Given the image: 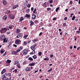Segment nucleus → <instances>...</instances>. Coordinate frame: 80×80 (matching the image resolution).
Wrapping results in <instances>:
<instances>
[{
	"instance_id": "nucleus-1",
	"label": "nucleus",
	"mask_w": 80,
	"mask_h": 80,
	"mask_svg": "<svg viewBox=\"0 0 80 80\" xmlns=\"http://www.w3.org/2000/svg\"><path fill=\"white\" fill-rule=\"evenodd\" d=\"M23 47L21 46L16 51H12V55H17V53H18L21 50H22V49H23Z\"/></svg>"
},
{
	"instance_id": "nucleus-2",
	"label": "nucleus",
	"mask_w": 80,
	"mask_h": 80,
	"mask_svg": "<svg viewBox=\"0 0 80 80\" xmlns=\"http://www.w3.org/2000/svg\"><path fill=\"white\" fill-rule=\"evenodd\" d=\"M11 77V73L8 72H6L2 76V80H4L8 77Z\"/></svg>"
},
{
	"instance_id": "nucleus-3",
	"label": "nucleus",
	"mask_w": 80,
	"mask_h": 80,
	"mask_svg": "<svg viewBox=\"0 0 80 80\" xmlns=\"http://www.w3.org/2000/svg\"><path fill=\"white\" fill-rule=\"evenodd\" d=\"M0 40L1 41H3V43H7L8 41V38L7 39L6 38H5V35H3L1 36L0 38Z\"/></svg>"
},
{
	"instance_id": "nucleus-4",
	"label": "nucleus",
	"mask_w": 80,
	"mask_h": 80,
	"mask_svg": "<svg viewBox=\"0 0 80 80\" xmlns=\"http://www.w3.org/2000/svg\"><path fill=\"white\" fill-rule=\"evenodd\" d=\"M7 31V28H2L1 30H0V32L1 33H5Z\"/></svg>"
},
{
	"instance_id": "nucleus-5",
	"label": "nucleus",
	"mask_w": 80,
	"mask_h": 80,
	"mask_svg": "<svg viewBox=\"0 0 80 80\" xmlns=\"http://www.w3.org/2000/svg\"><path fill=\"white\" fill-rule=\"evenodd\" d=\"M15 43L17 45H20V44H21V40L19 39H16L15 41Z\"/></svg>"
},
{
	"instance_id": "nucleus-6",
	"label": "nucleus",
	"mask_w": 80,
	"mask_h": 80,
	"mask_svg": "<svg viewBox=\"0 0 80 80\" xmlns=\"http://www.w3.org/2000/svg\"><path fill=\"white\" fill-rule=\"evenodd\" d=\"M9 17L10 18H11V19H13L15 18V16L12 13L9 14Z\"/></svg>"
},
{
	"instance_id": "nucleus-7",
	"label": "nucleus",
	"mask_w": 80,
	"mask_h": 80,
	"mask_svg": "<svg viewBox=\"0 0 80 80\" xmlns=\"http://www.w3.org/2000/svg\"><path fill=\"white\" fill-rule=\"evenodd\" d=\"M23 55H25L27 53H28V50L27 49H25L23 51Z\"/></svg>"
},
{
	"instance_id": "nucleus-8",
	"label": "nucleus",
	"mask_w": 80,
	"mask_h": 80,
	"mask_svg": "<svg viewBox=\"0 0 80 80\" xmlns=\"http://www.w3.org/2000/svg\"><path fill=\"white\" fill-rule=\"evenodd\" d=\"M22 35H23L22 33H19L18 34L17 36H16V38H20V37H22Z\"/></svg>"
},
{
	"instance_id": "nucleus-9",
	"label": "nucleus",
	"mask_w": 80,
	"mask_h": 80,
	"mask_svg": "<svg viewBox=\"0 0 80 80\" xmlns=\"http://www.w3.org/2000/svg\"><path fill=\"white\" fill-rule=\"evenodd\" d=\"M30 70H31V69H30V68L29 67H27L25 69V71L26 72L30 71Z\"/></svg>"
},
{
	"instance_id": "nucleus-10",
	"label": "nucleus",
	"mask_w": 80,
	"mask_h": 80,
	"mask_svg": "<svg viewBox=\"0 0 80 80\" xmlns=\"http://www.w3.org/2000/svg\"><path fill=\"white\" fill-rule=\"evenodd\" d=\"M6 69H3L2 72H1V74L2 75H3V73H5V72H6Z\"/></svg>"
},
{
	"instance_id": "nucleus-11",
	"label": "nucleus",
	"mask_w": 80,
	"mask_h": 80,
	"mask_svg": "<svg viewBox=\"0 0 80 80\" xmlns=\"http://www.w3.org/2000/svg\"><path fill=\"white\" fill-rule=\"evenodd\" d=\"M34 24V22H33L32 21H30V26L31 27Z\"/></svg>"
},
{
	"instance_id": "nucleus-12",
	"label": "nucleus",
	"mask_w": 80,
	"mask_h": 80,
	"mask_svg": "<svg viewBox=\"0 0 80 80\" xmlns=\"http://www.w3.org/2000/svg\"><path fill=\"white\" fill-rule=\"evenodd\" d=\"M5 51V50H4V49L3 48H2L0 51V52L1 53H4V52Z\"/></svg>"
},
{
	"instance_id": "nucleus-13",
	"label": "nucleus",
	"mask_w": 80,
	"mask_h": 80,
	"mask_svg": "<svg viewBox=\"0 0 80 80\" xmlns=\"http://www.w3.org/2000/svg\"><path fill=\"white\" fill-rule=\"evenodd\" d=\"M24 19V18L22 17H21L19 19V22H22V20H23Z\"/></svg>"
},
{
	"instance_id": "nucleus-14",
	"label": "nucleus",
	"mask_w": 80,
	"mask_h": 80,
	"mask_svg": "<svg viewBox=\"0 0 80 80\" xmlns=\"http://www.w3.org/2000/svg\"><path fill=\"white\" fill-rule=\"evenodd\" d=\"M13 27H14V26L12 25H10L9 26V29H12Z\"/></svg>"
},
{
	"instance_id": "nucleus-15",
	"label": "nucleus",
	"mask_w": 80,
	"mask_h": 80,
	"mask_svg": "<svg viewBox=\"0 0 80 80\" xmlns=\"http://www.w3.org/2000/svg\"><path fill=\"white\" fill-rule=\"evenodd\" d=\"M26 2L27 3L24 2L23 3V5L24 7H27V4H28V1L26 0Z\"/></svg>"
},
{
	"instance_id": "nucleus-16",
	"label": "nucleus",
	"mask_w": 80,
	"mask_h": 80,
	"mask_svg": "<svg viewBox=\"0 0 80 80\" xmlns=\"http://www.w3.org/2000/svg\"><path fill=\"white\" fill-rule=\"evenodd\" d=\"M17 67H18V68H20L21 67V66H20V63H18L17 64Z\"/></svg>"
},
{
	"instance_id": "nucleus-17",
	"label": "nucleus",
	"mask_w": 80,
	"mask_h": 80,
	"mask_svg": "<svg viewBox=\"0 0 80 80\" xmlns=\"http://www.w3.org/2000/svg\"><path fill=\"white\" fill-rule=\"evenodd\" d=\"M46 3H47V2H44L42 6L43 7H45V8L47 7V4H46Z\"/></svg>"
},
{
	"instance_id": "nucleus-18",
	"label": "nucleus",
	"mask_w": 80,
	"mask_h": 80,
	"mask_svg": "<svg viewBox=\"0 0 80 80\" xmlns=\"http://www.w3.org/2000/svg\"><path fill=\"white\" fill-rule=\"evenodd\" d=\"M10 12H11L10 11L7 10L5 12V13L8 15V14H9V13H10Z\"/></svg>"
},
{
	"instance_id": "nucleus-19",
	"label": "nucleus",
	"mask_w": 80,
	"mask_h": 80,
	"mask_svg": "<svg viewBox=\"0 0 80 80\" xmlns=\"http://www.w3.org/2000/svg\"><path fill=\"white\" fill-rule=\"evenodd\" d=\"M35 64H35V63H32L29 64V66H34V65H35Z\"/></svg>"
},
{
	"instance_id": "nucleus-20",
	"label": "nucleus",
	"mask_w": 80,
	"mask_h": 80,
	"mask_svg": "<svg viewBox=\"0 0 80 80\" xmlns=\"http://www.w3.org/2000/svg\"><path fill=\"white\" fill-rule=\"evenodd\" d=\"M11 62H12V61L9 59H8L7 60V61L6 62V63H10Z\"/></svg>"
},
{
	"instance_id": "nucleus-21",
	"label": "nucleus",
	"mask_w": 80,
	"mask_h": 80,
	"mask_svg": "<svg viewBox=\"0 0 80 80\" xmlns=\"http://www.w3.org/2000/svg\"><path fill=\"white\" fill-rule=\"evenodd\" d=\"M28 35H26V34H24L23 38L26 39L28 37Z\"/></svg>"
},
{
	"instance_id": "nucleus-22",
	"label": "nucleus",
	"mask_w": 80,
	"mask_h": 80,
	"mask_svg": "<svg viewBox=\"0 0 80 80\" xmlns=\"http://www.w3.org/2000/svg\"><path fill=\"white\" fill-rule=\"evenodd\" d=\"M36 17L37 16H36V15H35V14L32 15V19H35Z\"/></svg>"
},
{
	"instance_id": "nucleus-23",
	"label": "nucleus",
	"mask_w": 80,
	"mask_h": 80,
	"mask_svg": "<svg viewBox=\"0 0 80 80\" xmlns=\"http://www.w3.org/2000/svg\"><path fill=\"white\" fill-rule=\"evenodd\" d=\"M33 51L32 52L30 53V55H33V54H34L35 53V50H32Z\"/></svg>"
},
{
	"instance_id": "nucleus-24",
	"label": "nucleus",
	"mask_w": 80,
	"mask_h": 80,
	"mask_svg": "<svg viewBox=\"0 0 80 80\" xmlns=\"http://www.w3.org/2000/svg\"><path fill=\"white\" fill-rule=\"evenodd\" d=\"M31 50H35V48L33 47V46L31 47Z\"/></svg>"
},
{
	"instance_id": "nucleus-25",
	"label": "nucleus",
	"mask_w": 80,
	"mask_h": 80,
	"mask_svg": "<svg viewBox=\"0 0 80 80\" xmlns=\"http://www.w3.org/2000/svg\"><path fill=\"white\" fill-rule=\"evenodd\" d=\"M24 17L26 18L27 17H30V16L28 14H26V15L24 16Z\"/></svg>"
},
{
	"instance_id": "nucleus-26",
	"label": "nucleus",
	"mask_w": 80,
	"mask_h": 80,
	"mask_svg": "<svg viewBox=\"0 0 80 80\" xmlns=\"http://www.w3.org/2000/svg\"><path fill=\"white\" fill-rule=\"evenodd\" d=\"M3 3L4 5H6V4H7V1L5 0H4L3 2Z\"/></svg>"
},
{
	"instance_id": "nucleus-27",
	"label": "nucleus",
	"mask_w": 80,
	"mask_h": 80,
	"mask_svg": "<svg viewBox=\"0 0 80 80\" xmlns=\"http://www.w3.org/2000/svg\"><path fill=\"white\" fill-rule=\"evenodd\" d=\"M32 58H34V59H36V58H37V56L36 55H34L32 56Z\"/></svg>"
},
{
	"instance_id": "nucleus-28",
	"label": "nucleus",
	"mask_w": 80,
	"mask_h": 80,
	"mask_svg": "<svg viewBox=\"0 0 80 80\" xmlns=\"http://www.w3.org/2000/svg\"><path fill=\"white\" fill-rule=\"evenodd\" d=\"M28 60H30V61H33V59L32 57H29Z\"/></svg>"
},
{
	"instance_id": "nucleus-29",
	"label": "nucleus",
	"mask_w": 80,
	"mask_h": 80,
	"mask_svg": "<svg viewBox=\"0 0 80 80\" xmlns=\"http://www.w3.org/2000/svg\"><path fill=\"white\" fill-rule=\"evenodd\" d=\"M17 70H18L17 69H15V70H14V71H12V72L13 73H17L18 72H17Z\"/></svg>"
},
{
	"instance_id": "nucleus-30",
	"label": "nucleus",
	"mask_w": 80,
	"mask_h": 80,
	"mask_svg": "<svg viewBox=\"0 0 80 80\" xmlns=\"http://www.w3.org/2000/svg\"><path fill=\"white\" fill-rule=\"evenodd\" d=\"M30 9H28L26 10V13H29L30 12Z\"/></svg>"
},
{
	"instance_id": "nucleus-31",
	"label": "nucleus",
	"mask_w": 80,
	"mask_h": 80,
	"mask_svg": "<svg viewBox=\"0 0 80 80\" xmlns=\"http://www.w3.org/2000/svg\"><path fill=\"white\" fill-rule=\"evenodd\" d=\"M59 9H60V7H58V8H57L56 9V12H58Z\"/></svg>"
},
{
	"instance_id": "nucleus-32",
	"label": "nucleus",
	"mask_w": 80,
	"mask_h": 80,
	"mask_svg": "<svg viewBox=\"0 0 80 80\" xmlns=\"http://www.w3.org/2000/svg\"><path fill=\"white\" fill-rule=\"evenodd\" d=\"M3 18L4 20H7V16H3Z\"/></svg>"
},
{
	"instance_id": "nucleus-33",
	"label": "nucleus",
	"mask_w": 80,
	"mask_h": 80,
	"mask_svg": "<svg viewBox=\"0 0 80 80\" xmlns=\"http://www.w3.org/2000/svg\"><path fill=\"white\" fill-rule=\"evenodd\" d=\"M34 22L35 23L37 24L38 23V20H36L34 21Z\"/></svg>"
},
{
	"instance_id": "nucleus-34",
	"label": "nucleus",
	"mask_w": 80,
	"mask_h": 80,
	"mask_svg": "<svg viewBox=\"0 0 80 80\" xmlns=\"http://www.w3.org/2000/svg\"><path fill=\"white\" fill-rule=\"evenodd\" d=\"M33 42L34 43V42H37L38 41V39L36 40L35 39H34L33 40H32Z\"/></svg>"
},
{
	"instance_id": "nucleus-35",
	"label": "nucleus",
	"mask_w": 80,
	"mask_h": 80,
	"mask_svg": "<svg viewBox=\"0 0 80 80\" xmlns=\"http://www.w3.org/2000/svg\"><path fill=\"white\" fill-rule=\"evenodd\" d=\"M19 62V61H17L15 62V63L14 64V65H15L17 64V63H18Z\"/></svg>"
},
{
	"instance_id": "nucleus-36",
	"label": "nucleus",
	"mask_w": 80,
	"mask_h": 80,
	"mask_svg": "<svg viewBox=\"0 0 80 80\" xmlns=\"http://www.w3.org/2000/svg\"><path fill=\"white\" fill-rule=\"evenodd\" d=\"M42 52H40L38 53V55L39 56H41L42 55Z\"/></svg>"
},
{
	"instance_id": "nucleus-37",
	"label": "nucleus",
	"mask_w": 80,
	"mask_h": 80,
	"mask_svg": "<svg viewBox=\"0 0 80 80\" xmlns=\"http://www.w3.org/2000/svg\"><path fill=\"white\" fill-rule=\"evenodd\" d=\"M44 60H49V58H48L47 57L46 58H44Z\"/></svg>"
},
{
	"instance_id": "nucleus-38",
	"label": "nucleus",
	"mask_w": 80,
	"mask_h": 80,
	"mask_svg": "<svg viewBox=\"0 0 80 80\" xmlns=\"http://www.w3.org/2000/svg\"><path fill=\"white\" fill-rule=\"evenodd\" d=\"M17 33H20V30L19 29H17Z\"/></svg>"
},
{
	"instance_id": "nucleus-39",
	"label": "nucleus",
	"mask_w": 80,
	"mask_h": 80,
	"mask_svg": "<svg viewBox=\"0 0 80 80\" xmlns=\"http://www.w3.org/2000/svg\"><path fill=\"white\" fill-rule=\"evenodd\" d=\"M27 7L28 8H30V7H31V5H30V4H29L27 5Z\"/></svg>"
},
{
	"instance_id": "nucleus-40",
	"label": "nucleus",
	"mask_w": 80,
	"mask_h": 80,
	"mask_svg": "<svg viewBox=\"0 0 80 80\" xmlns=\"http://www.w3.org/2000/svg\"><path fill=\"white\" fill-rule=\"evenodd\" d=\"M75 18V16H73L72 19V20H74Z\"/></svg>"
},
{
	"instance_id": "nucleus-41",
	"label": "nucleus",
	"mask_w": 80,
	"mask_h": 80,
	"mask_svg": "<svg viewBox=\"0 0 80 80\" xmlns=\"http://www.w3.org/2000/svg\"><path fill=\"white\" fill-rule=\"evenodd\" d=\"M80 33V31H77L76 32V33L77 34H78V35H79L78 33Z\"/></svg>"
},
{
	"instance_id": "nucleus-42",
	"label": "nucleus",
	"mask_w": 80,
	"mask_h": 80,
	"mask_svg": "<svg viewBox=\"0 0 80 80\" xmlns=\"http://www.w3.org/2000/svg\"><path fill=\"white\" fill-rule=\"evenodd\" d=\"M36 11H37V9L35 8L33 12V13H35V12H36Z\"/></svg>"
},
{
	"instance_id": "nucleus-43",
	"label": "nucleus",
	"mask_w": 80,
	"mask_h": 80,
	"mask_svg": "<svg viewBox=\"0 0 80 80\" xmlns=\"http://www.w3.org/2000/svg\"><path fill=\"white\" fill-rule=\"evenodd\" d=\"M52 68H51L50 69H49L48 71V72H52Z\"/></svg>"
},
{
	"instance_id": "nucleus-44",
	"label": "nucleus",
	"mask_w": 80,
	"mask_h": 80,
	"mask_svg": "<svg viewBox=\"0 0 80 80\" xmlns=\"http://www.w3.org/2000/svg\"><path fill=\"white\" fill-rule=\"evenodd\" d=\"M7 52H6L4 53H3L2 55L3 56H5L7 54Z\"/></svg>"
},
{
	"instance_id": "nucleus-45",
	"label": "nucleus",
	"mask_w": 80,
	"mask_h": 80,
	"mask_svg": "<svg viewBox=\"0 0 80 80\" xmlns=\"http://www.w3.org/2000/svg\"><path fill=\"white\" fill-rule=\"evenodd\" d=\"M42 33H43L42 32H40V34L39 35V36H41V35H42Z\"/></svg>"
},
{
	"instance_id": "nucleus-46",
	"label": "nucleus",
	"mask_w": 80,
	"mask_h": 80,
	"mask_svg": "<svg viewBox=\"0 0 80 80\" xmlns=\"http://www.w3.org/2000/svg\"><path fill=\"white\" fill-rule=\"evenodd\" d=\"M47 10H51V8H47Z\"/></svg>"
},
{
	"instance_id": "nucleus-47",
	"label": "nucleus",
	"mask_w": 80,
	"mask_h": 80,
	"mask_svg": "<svg viewBox=\"0 0 80 80\" xmlns=\"http://www.w3.org/2000/svg\"><path fill=\"white\" fill-rule=\"evenodd\" d=\"M49 3H53V0H51V1H49Z\"/></svg>"
},
{
	"instance_id": "nucleus-48",
	"label": "nucleus",
	"mask_w": 80,
	"mask_h": 80,
	"mask_svg": "<svg viewBox=\"0 0 80 80\" xmlns=\"http://www.w3.org/2000/svg\"><path fill=\"white\" fill-rule=\"evenodd\" d=\"M13 47H17V46L15 44H13Z\"/></svg>"
},
{
	"instance_id": "nucleus-49",
	"label": "nucleus",
	"mask_w": 80,
	"mask_h": 80,
	"mask_svg": "<svg viewBox=\"0 0 80 80\" xmlns=\"http://www.w3.org/2000/svg\"><path fill=\"white\" fill-rule=\"evenodd\" d=\"M53 20H57V18H53L52 19Z\"/></svg>"
},
{
	"instance_id": "nucleus-50",
	"label": "nucleus",
	"mask_w": 80,
	"mask_h": 80,
	"mask_svg": "<svg viewBox=\"0 0 80 80\" xmlns=\"http://www.w3.org/2000/svg\"><path fill=\"white\" fill-rule=\"evenodd\" d=\"M64 20H67V17H65L64 19Z\"/></svg>"
},
{
	"instance_id": "nucleus-51",
	"label": "nucleus",
	"mask_w": 80,
	"mask_h": 80,
	"mask_svg": "<svg viewBox=\"0 0 80 80\" xmlns=\"http://www.w3.org/2000/svg\"><path fill=\"white\" fill-rule=\"evenodd\" d=\"M38 69L36 71H35L34 72V73H36V72H37V73H38Z\"/></svg>"
},
{
	"instance_id": "nucleus-52",
	"label": "nucleus",
	"mask_w": 80,
	"mask_h": 80,
	"mask_svg": "<svg viewBox=\"0 0 80 80\" xmlns=\"http://www.w3.org/2000/svg\"><path fill=\"white\" fill-rule=\"evenodd\" d=\"M14 6L15 7H16V8H17V7H18V5L17 4V5H15Z\"/></svg>"
},
{
	"instance_id": "nucleus-53",
	"label": "nucleus",
	"mask_w": 80,
	"mask_h": 80,
	"mask_svg": "<svg viewBox=\"0 0 80 80\" xmlns=\"http://www.w3.org/2000/svg\"><path fill=\"white\" fill-rule=\"evenodd\" d=\"M67 25V23H64L63 24V25L65 27V26H66V25Z\"/></svg>"
},
{
	"instance_id": "nucleus-54",
	"label": "nucleus",
	"mask_w": 80,
	"mask_h": 80,
	"mask_svg": "<svg viewBox=\"0 0 80 80\" xmlns=\"http://www.w3.org/2000/svg\"><path fill=\"white\" fill-rule=\"evenodd\" d=\"M27 42H24V44L25 45H27Z\"/></svg>"
},
{
	"instance_id": "nucleus-55",
	"label": "nucleus",
	"mask_w": 80,
	"mask_h": 80,
	"mask_svg": "<svg viewBox=\"0 0 80 80\" xmlns=\"http://www.w3.org/2000/svg\"><path fill=\"white\" fill-rule=\"evenodd\" d=\"M35 48V47H36V46H37V43H35V44L33 46Z\"/></svg>"
},
{
	"instance_id": "nucleus-56",
	"label": "nucleus",
	"mask_w": 80,
	"mask_h": 80,
	"mask_svg": "<svg viewBox=\"0 0 80 80\" xmlns=\"http://www.w3.org/2000/svg\"><path fill=\"white\" fill-rule=\"evenodd\" d=\"M15 8H16V7H15V6L13 7L12 8V9H13V10H14V9H15Z\"/></svg>"
},
{
	"instance_id": "nucleus-57",
	"label": "nucleus",
	"mask_w": 80,
	"mask_h": 80,
	"mask_svg": "<svg viewBox=\"0 0 80 80\" xmlns=\"http://www.w3.org/2000/svg\"><path fill=\"white\" fill-rule=\"evenodd\" d=\"M25 64H26V62L24 61L23 63V65H25Z\"/></svg>"
},
{
	"instance_id": "nucleus-58",
	"label": "nucleus",
	"mask_w": 80,
	"mask_h": 80,
	"mask_svg": "<svg viewBox=\"0 0 80 80\" xmlns=\"http://www.w3.org/2000/svg\"><path fill=\"white\" fill-rule=\"evenodd\" d=\"M53 57V55H52H52H51L50 56V57L51 58H52V57Z\"/></svg>"
},
{
	"instance_id": "nucleus-59",
	"label": "nucleus",
	"mask_w": 80,
	"mask_h": 80,
	"mask_svg": "<svg viewBox=\"0 0 80 80\" xmlns=\"http://www.w3.org/2000/svg\"><path fill=\"white\" fill-rule=\"evenodd\" d=\"M69 3H70V4H72V3H73V2H72V1H70V2Z\"/></svg>"
},
{
	"instance_id": "nucleus-60",
	"label": "nucleus",
	"mask_w": 80,
	"mask_h": 80,
	"mask_svg": "<svg viewBox=\"0 0 80 80\" xmlns=\"http://www.w3.org/2000/svg\"><path fill=\"white\" fill-rule=\"evenodd\" d=\"M24 29L25 30H27V27H24Z\"/></svg>"
},
{
	"instance_id": "nucleus-61",
	"label": "nucleus",
	"mask_w": 80,
	"mask_h": 80,
	"mask_svg": "<svg viewBox=\"0 0 80 80\" xmlns=\"http://www.w3.org/2000/svg\"><path fill=\"white\" fill-rule=\"evenodd\" d=\"M31 11H33V7L31 8Z\"/></svg>"
},
{
	"instance_id": "nucleus-62",
	"label": "nucleus",
	"mask_w": 80,
	"mask_h": 80,
	"mask_svg": "<svg viewBox=\"0 0 80 80\" xmlns=\"http://www.w3.org/2000/svg\"><path fill=\"white\" fill-rule=\"evenodd\" d=\"M10 32H8L7 33V35H8L9 34H10Z\"/></svg>"
},
{
	"instance_id": "nucleus-63",
	"label": "nucleus",
	"mask_w": 80,
	"mask_h": 80,
	"mask_svg": "<svg viewBox=\"0 0 80 80\" xmlns=\"http://www.w3.org/2000/svg\"><path fill=\"white\" fill-rule=\"evenodd\" d=\"M8 80H12V77H10L9 79Z\"/></svg>"
},
{
	"instance_id": "nucleus-64",
	"label": "nucleus",
	"mask_w": 80,
	"mask_h": 80,
	"mask_svg": "<svg viewBox=\"0 0 80 80\" xmlns=\"http://www.w3.org/2000/svg\"><path fill=\"white\" fill-rule=\"evenodd\" d=\"M9 79L8 78H7V79H3V80H8Z\"/></svg>"
}]
</instances>
